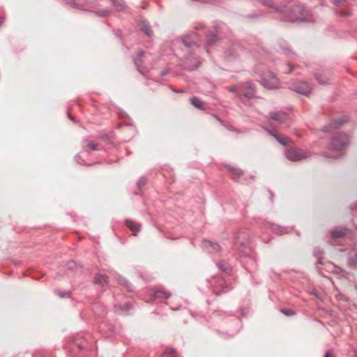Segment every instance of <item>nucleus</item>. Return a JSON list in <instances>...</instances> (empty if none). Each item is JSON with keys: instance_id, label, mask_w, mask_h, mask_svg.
Returning a JSON list of instances; mask_svg holds the SVG:
<instances>
[{"instance_id": "1", "label": "nucleus", "mask_w": 357, "mask_h": 357, "mask_svg": "<svg viewBox=\"0 0 357 357\" xmlns=\"http://www.w3.org/2000/svg\"><path fill=\"white\" fill-rule=\"evenodd\" d=\"M261 84L269 90L278 88L280 84L278 79L273 73H264L261 77Z\"/></svg>"}, {"instance_id": "2", "label": "nucleus", "mask_w": 357, "mask_h": 357, "mask_svg": "<svg viewBox=\"0 0 357 357\" xmlns=\"http://www.w3.org/2000/svg\"><path fill=\"white\" fill-rule=\"evenodd\" d=\"M306 11L301 6H295L289 13L287 20L290 22H298L305 19Z\"/></svg>"}, {"instance_id": "3", "label": "nucleus", "mask_w": 357, "mask_h": 357, "mask_svg": "<svg viewBox=\"0 0 357 357\" xmlns=\"http://www.w3.org/2000/svg\"><path fill=\"white\" fill-rule=\"evenodd\" d=\"M347 137L345 135H338L332 140V147L334 150H341L347 144Z\"/></svg>"}, {"instance_id": "4", "label": "nucleus", "mask_w": 357, "mask_h": 357, "mask_svg": "<svg viewBox=\"0 0 357 357\" xmlns=\"http://www.w3.org/2000/svg\"><path fill=\"white\" fill-rule=\"evenodd\" d=\"M307 157V153L301 149H294L289 151L288 158L294 161H299Z\"/></svg>"}, {"instance_id": "5", "label": "nucleus", "mask_w": 357, "mask_h": 357, "mask_svg": "<svg viewBox=\"0 0 357 357\" xmlns=\"http://www.w3.org/2000/svg\"><path fill=\"white\" fill-rule=\"evenodd\" d=\"M243 91L245 97L253 98L255 97V89L250 82H247L243 85Z\"/></svg>"}, {"instance_id": "6", "label": "nucleus", "mask_w": 357, "mask_h": 357, "mask_svg": "<svg viewBox=\"0 0 357 357\" xmlns=\"http://www.w3.org/2000/svg\"><path fill=\"white\" fill-rule=\"evenodd\" d=\"M293 89L296 92L303 95H307L310 92V88L309 85L307 83L303 82L297 83L296 85L294 86Z\"/></svg>"}, {"instance_id": "7", "label": "nucleus", "mask_w": 357, "mask_h": 357, "mask_svg": "<svg viewBox=\"0 0 357 357\" xmlns=\"http://www.w3.org/2000/svg\"><path fill=\"white\" fill-rule=\"evenodd\" d=\"M108 282V278L106 275L96 274L94 277V283L99 285H105Z\"/></svg>"}, {"instance_id": "8", "label": "nucleus", "mask_w": 357, "mask_h": 357, "mask_svg": "<svg viewBox=\"0 0 357 357\" xmlns=\"http://www.w3.org/2000/svg\"><path fill=\"white\" fill-rule=\"evenodd\" d=\"M126 225L129 227V229L134 233L135 235L138 231H139L141 229V225L132 220H126Z\"/></svg>"}, {"instance_id": "9", "label": "nucleus", "mask_w": 357, "mask_h": 357, "mask_svg": "<svg viewBox=\"0 0 357 357\" xmlns=\"http://www.w3.org/2000/svg\"><path fill=\"white\" fill-rule=\"evenodd\" d=\"M153 296L155 298H169L171 296V294L164 290H157L153 292Z\"/></svg>"}, {"instance_id": "10", "label": "nucleus", "mask_w": 357, "mask_h": 357, "mask_svg": "<svg viewBox=\"0 0 357 357\" xmlns=\"http://www.w3.org/2000/svg\"><path fill=\"white\" fill-rule=\"evenodd\" d=\"M317 79L318 80L320 84L324 85L329 82L330 79L327 77L325 74H320L317 75Z\"/></svg>"}, {"instance_id": "11", "label": "nucleus", "mask_w": 357, "mask_h": 357, "mask_svg": "<svg viewBox=\"0 0 357 357\" xmlns=\"http://www.w3.org/2000/svg\"><path fill=\"white\" fill-rule=\"evenodd\" d=\"M190 102L193 106H195L197 108L202 109L203 106L202 102L199 100L198 98L194 97L190 99Z\"/></svg>"}, {"instance_id": "12", "label": "nucleus", "mask_w": 357, "mask_h": 357, "mask_svg": "<svg viewBox=\"0 0 357 357\" xmlns=\"http://www.w3.org/2000/svg\"><path fill=\"white\" fill-rule=\"evenodd\" d=\"M176 353L172 349H167L162 354V357H176Z\"/></svg>"}, {"instance_id": "13", "label": "nucleus", "mask_w": 357, "mask_h": 357, "mask_svg": "<svg viewBox=\"0 0 357 357\" xmlns=\"http://www.w3.org/2000/svg\"><path fill=\"white\" fill-rule=\"evenodd\" d=\"M345 234V232L343 231H333L331 232V236L333 237V238H340V237H342Z\"/></svg>"}, {"instance_id": "14", "label": "nucleus", "mask_w": 357, "mask_h": 357, "mask_svg": "<svg viewBox=\"0 0 357 357\" xmlns=\"http://www.w3.org/2000/svg\"><path fill=\"white\" fill-rule=\"evenodd\" d=\"M270 116L273 120L278 121H282V116L279 114H278L276 112L271 113L270 114Z\"/></svg>"}, {"instance_id": "15", "label": "nucleus", "mask_w": 357, "mask_h": 357, "mask_svg": "<svg viewBox=\"0 0 357 357\" xmlns=\"http://www.w3.org/2000/svg\"><path fill=\"white\" fill-rule=\"evenodd\" d=\"M230 170L231 172L237 176H241L243 174V171L238 167H231Z\"/></svg>"}, {"instance_id": "16", "label": "nucleus", "mask_w": 357, "mask_h": 357, "mask_svg": "<svg viewBox=\"0 0 357 357\" xmlns=\"http://www.w3.org/2000/svg\"><path fill=\"white\" fill-rule=\"evenodd\" d=\"M263 3L266 6L274 8L276 10H278V8L275 7L274 3L272 0H263Z\"/></svg>"}, {"instance_id": "17", "label": "nucleus", "mask_w": 357, "mask_h": 357, "mask_svg": "<svg viewBox=\"0 0 357 357\" xmlns=\"http://www.w3.org/2000/svg\"><path fill=\"white\" fill-rule=\"evenodd\" d=\"M275 138L281 144L286 145L288 141L287 138H280L279 137L274 135Z\"/></svg>"}, {"instance_id": "18", "label": "nucleus", "mask_w": 357, "mask_h": 357, "mask_svg": "<svg viewBox=\"0 0 357 357\" xmlns=\"http://www.w3.org/2000/svg\"><path fill=\"white\" fill-rule=\"evenodd\" d=\"M87 148H89L90 150L92 151H96L97 150V144L93 142H89L87 144Z\"/></svg>"}, {"instance_id": "19", "label": "nucleus", "mask_w": 357, "mask_h": 357, "mask_svg": "<svg viewBox=\"0 0 357 357\" xmlns=\"http://www.w3.org/2000/svg\"><path fill=\"white\" fill-rule=\"evenodd\" d=\"M114 3L116 6L119 7V10L123 9L124 7L121 3V0H113Z\"/></svg>"}, {"instance_id": "20", "label": "nucleus", "mask_w": 357, "mask_h": 357, "mask_svg": "<svg viewBox=\"0 0 357 357\" xmlns=\"http://www.w3.org/2000/svg\"><path fill=\"white\" fill-rule=\"evenodd\" d=\"M282 312L287 316H291L294 314V311L291 310H282Z\"/></svg>"}, {"instance_id": "21", "label": "nucleus", "mask_w": 357, "mask_h": 357, "mask_svg": "<svg viewBox=\"0 0 357 357\" xmlns=\"http://www.w3.org/2000/svg\"><path fill=\"white\" fill-rule=\"evenodd\" d=\"M324 357H335V356H333L330 351H327V352H326Z\"/></svg>"}, {"instance_id": "22", "label": "nucleus", "mask_w": 357, "mask_h": 357, "mask_svg": "<svg viewBox=\"0 0 357 357\" xmlns=\"http://www.w3.org/2000/svg\"><path fill=\"white\" fill-rule=\"evenodd\" d=\"M4 22V17H0V26L3 24Z\"/></svg>"}, {"instance_id": "23", "label": "nucleus", "mask_w": 357, "mask_h": 357, "mask_svg": "<svg viewBox=\"0 0 357 357\" xmlns=\"http://www.w3.org/2000/svg\"><path fill=\"white\" fill-rule=\"evenodd\" d=\"M214 249L216 250H220V246L218 244H214Z\"/></svg>"}, {"instance_id": "24", "label": "nucleus", "mask_w": 357, "mask_h": 357, "mask_svg": "<svg viewBox=\"0 0 357 357\" xmlns=\"http://www.w3.org/2000/svg\"><path fill=\"white\" fill-rule=\"evenodd\" d=\"M144 32L147 34V35H149L150 34V32H149V30L148 28H146L144 29Z\"/></svg>"}, {"instance_id": "25", "label": "nucleus", "mask_w": 357, "mask_h": 357, "mask_svg": "<svg viewBox=\"0 0 357 357\" xmlns=\"http://www.w3.org/2000/svg\"><path fill=\"white\" fill-rule=\"evenodd\" d=\"M357 357V356H356Z\"/></svg>"}]
</instances>
